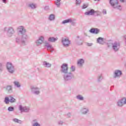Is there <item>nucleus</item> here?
<instances>
[{
    "instance_id": "1",
    "label": "nucleus",
    "mask_w": 126,
    "mask_h": 126,
    "mask_svg": "<svg viewBox=\"0 0 126 126\" xmlns=\"http://www.w3.org/2000/svg\"><path fill=\"white\" fill-rule=\"evenodd\" d=\"M61 73L63 74V80L64 82H70L72 79L74 78V75L71 71L68 72V65L63 63L61 66Z\"/></svg>"
},
{
    "instance_id": "2",
    "label": "nucleus",
    "mask_w": 126,
    "mask_h": 126,
    "mask_svg": "<svg viewBox=\"0 0 126 126\" xmlns=\"http://www.w3.org/2000/svg\"><path fill=\"white\" fill-rule=\"evenodd\" d=\"M18 32L19 34L22 35V42L23 44H25V41L28 39V35L26 34V29L23 26H19L18 28Z\"/></svg>"
},
{
    "instance_id": "3",
    "label": "nucleus",
    "mask_w": 126,
    "mask_h": 126,
    "mask_svg": "<svg viewBox=\"0 0 126 126\" xmlns=\"http://www.w3.org/2000/svg\"><path fill=\"white\" fill-rule=\"evenodd\" d=\"M120 1L124 3L125 0H120ZM109 3L113 8L121 9V5H119V1L118 0H109Z\"/></svg>"
},
{
    "instance_id": "4",
    "label": "nucleus",
    "mask_w": 126,
    "mask_h": 126,
    "mask_svg": "<svg viewBox=\"0 0 126 126\" xmlns=\"http://www.w3.org/2000/svg\"><path fill=\"white\" fill-rule=\"evenodd\" d=\"M4 31H7V35L8 37H9L10 38H11V37H12V36H13L15 33L14 29L12 27H9L8 28V29L7 28L5 27L4 28Z\"/></svg>"
},
{
    "instance_id": "5",
    "label": "nucleus",
    "mask_w": 126,
    "mask_h": 126,
    "mask_svg": "<svg viewBox=\"0 0 126 126\" xmlns=\"http://www.w3.org/2000/svg\"><path fill=\"white\" fill-rule=\"evenodd\" d=\"M6 66L7 71L11 74H13L15 72V68H14V66L11 63H7Z\"/></svg>"
},
{
    "instance_id": "6",
    "label": "nucleus",
    "mask_w": 126,
    "mask_h": 126,
    "mask_svg": "<svg viewBox=\"0 0 126 126\" xmlns=\"http://www.w3.org/2000/svg\"><path fill=\"white\" fill-rule=\"evenodd\" d=\"M112 48L114 52H118L121 48V43L118 41H115L111 44Z\"/></svg>"
},
{
    "instance_id": "7",
    "label": "nucleus",
    "mask_w": 126,
    "mask_h": 126,
    "mask_svg": "<svg viewBox=\"0 0 126 126\" xmlns=\"http://www.w3.org/2000/svg\"><path fill=\"white\" fill-rule=\"evenodd\" d=\"M31 90L32 93L34 95H39V94H40V89L38 87L31 86Z\"/></svg>"
},
{
    "instance_id": "8",
    "label": "nucleus",
    "mask_w": 126,
    "mask_h": 126,
    "mask_svg": "<svg viewBox=\"0 0 126 126\" xmlns=\"http://www.w3.org/2000/svg\"><path fill=\"white\" fill-rule=\"evenodd\" d=\"M96 13L97 16L100 15V13L98 11H95L94 9H91L90 10L86 12L85 15H94V14Z\"/></svg>"
},
{
    "instance_id": "9",
    "label": "nucleus",
    "mask_w": 126,
    "mask_h": 126,
    "mask_svg": "<svg viewBox=\"0 0 126 126\" xmlns=\"http://www.w3.org/2000/svg\"><path fill=\"white\" fill-rule=\"evenodd\" d=\"M62 42L64 47H68L70 45V41L69 39L63 38Z\"/></svg>"
},
{
    "instance_id": "10",
    "label": "nucleus",
    "mask_w": 126,
    "mask_h": 126,
    "mask_svg": "<svg viewBox=\"0 0 126 126\" xmlns=\"http://www.w3.org/2000/svg\"><path fill=\"white\" fill-rule=\"evenodd\" d=\"M6 92L8 93L9 94H11L13 93V89L12 88V86L7 85L4 87Z\"/></svg>"
},
{
    "instance_id": "11",
    "label": "nucleus",
    "mask_w": 126,
    "mask_h": 126,
    "mask_svg": "<svg viewBox=\"0 0 126 126\" xmlns=\"http://www.w3.org/2000/svg\"><path fill=\"white\" fill-rule=\"evenodd\" d=\"M19 109L20 111L21 112V113H22L23 112L27 113V112H29V111L30 110L29 109V107H28L27 106L23 107L21 105L19 106Z\"/></svg>"
},
{
    "instance_id": "12",
    "label": "nucleus",
    "mask_w": 126,
    "mask_h": 126,
    "mask_svg": "<svg viewBox=\"0 0 126 126\" xmlns=\"http://www.w3.org/2000/svg\"><path fill=\"white\" fill-rule=\"evenodd\" d=\"M44 36H40L38 39H37L35 42L36 46H40V45H41V44H43V42H44Z\"/></svg>"
},
{
    "instance_id": "13",
    "label": "nucleus",
    "mask_w": 126,
    "mask_h": 126,
    "mask_svg": "<svg viewBox=\"0 0 126 126\" xmlns=\"http://www.w3.org/2000/svg\"><path fill=\"white\" fill-rule=\"evenodd\" d=\"M122 74H123L122 71L120 70H116L114 71L113 78H117V77H120Z\"/></svg>"
},
{
    "instance_id": "14",
    "label": "nucleus",
    "mask_w": 126,
    "mask_h": 126,
    "mask_svg": "<svg viewBox=\"0 0 126 126\" xmlns=\"http://www.w3.org/2000/svg\"><path fill=\"white\" fill-rule=\"evenodd\" d=\"M15 41L16 43H18V44H20L21 43L22 45L23 46H25L26 45V40H25V44L22 43V36H21V38H20V36H17L16 39Z\"/></svg>"
},
{
    "instance_id": "15",
    "label": "nucleus",
    "mask_w": 126,
    "mask_h": 126,
    "mask_svg": "<svg viewBox=\"0 0 126 126\" xmlns=\"http://www.w3.org/2000/svg\"><path fill=\"white\" fill-rule=\"evenodd\" d=\"M85 63V60H84V59H80L78 60L77 64L78 66H79V67H82Z\"/></svg>"
},
{
    "instance_id": "16",
    "label": "nucleus",
    "mask_w": 126,
    "mask_h": 126,
    "mask_svg": "<svg viewBox=\"0 0 126 126\" xmlns=\"http://www.w3.org/2000/svg\"><path fill=\"white\" fill-rule=\"evenodd\" d=\"M90 32L93 34H98V33L100 32V30L97 28L91 29L90 30Z\"/></svg>"
},
{
    "instance_id": "17",
    "label": "nucleus",
    "mask_w": 126,
    "mask_h": 126,
    "mask_svg": "<svg viewBox=\"0 0 126 126\" xmlns=\"http://www.w3.org/2000/svg\"><path fill=\"white\" fill-rule=\"evenodd\" d=\"M76 43L77 44V45H79V46L82 45V39L80 38V36H77V39L75 40Z\"/></svg>"
},
{
    "instance_id": "18",
    "label": "nucleus",
    "mask_w": 126,
    "mask_h": 126,
    "mask_svg": "<svg viewBox=\"0 0 126 126\" xmlns=\"http://www.w3.org/2000/svg\"><path fill=\"white\" fill-rule=\"evenodd\" d=\"M89 112V109L87 108H82L81 109V113L83 115H86Z\"/></svg>"
},
{
    "instance_id": "19",
    "label": "nucleus",
    "mask_w": 126,
    "mask_h": 126,
    "mask_svg": "<svg viewBox=\"0 0 126 126\" xmlns=\"http://www.w3.org/2000/svg\"><path fill=\"white\" fill-rule=\"evenodd\" d=\"M58 37H50L48 39V42H50V43H55V42H56V41H58Z\"/></svg>"
},
{
    "instance_id": "20",
    "label": "nucleus",
    "mask_w": 126,
    "mask_h": 126,
    "mask_svg": "<svg viewBox=\"0 0 126 126\" xmlns=\"http://www.w3.org/2000/svg\"><path fill=\"white\" fill-rule=\"evenodd\" d=\"M97 43L100 44L101 45H103V44H104V38L98 37L97 39Z\"/></svg>"
},
{
    "instance_id": "21",
    "label": "nucleus",
    "mask_w": 126,
    "mask_h": 126,
    "mask_svg": "<svg viewBox=\"0 0 126 126\" xmlns=\"http://www.w3.org/2000/svg\"><path fill=\"white\" fill-rule=\"evenodd\" d=\"M29 7L32 8V9H35L36 8V5L33 3H31L28 4Z\"/></svg>"
},
{
    "instance_id": "22",
    "label": "nucleus",
    "mask_w": 126,
    "mask_h": 126,
    "mask_svg": "<svg viewBox=\"0 0 126 126\" xmlns=\"http://www.w3.org/2000/svg\"><path fill=\"white\" fill-rule=\"evenodd\" d=\"M43 65L45 66V67H51L52 66V64L47 63L46 61H44L43 63Z\"/></svg>"
},
{
    "instance_id": "23",
    "label": "nucleus",
    "mask_w": 126,
    "mask_h": 126,
    "mask_svg": "<svg viewBox=\"0 0 126 126\" xmlns=\"http://www.w3.org/2000/svg\"><path fill=\"white\" fill-rule=\"evenodd\" d=\"M32 122V126H41V125L37 122V120H33Z\"/></svg>"
},
{
    "instance_id": "24",
    "label": "nucleus",
    "mask_w": 126,
    "mask_h": 126,
    "mask_svg": "<svg viewBox=\"0 0 126 126\" xmlns=\"http://www.w3.org/2000/svg\"><path fill=\"white\" fill-rule=\"evenodd\" d=\"M55 19L56 17L54 14L50 15L48 18V19L49 20H50V21H54V20H55Z\"/></svg>"
},
{
    "instance_id": "25",
    "label": "nucleus",
    "mask_w": 126,
    "mask_h": 126,
    "mask_svg": "<svg viewBox=\"0 0 126 126\" xmlns=\"http://www.w3.org/2000/svg\"><path fill=\"white\" fill-rule=\"evenodd\" d=\"M13 84H14V86L17 87V88H19L21 87V85L20 84V83H19L18 81H14L13 82Z\"/></svg>"
},
{
    "instance_id": "26",
    "label": "nucleus",
    "mask_w": 126,
    "mask_h": 126,
    "mask_svg": "<svg viewBox=\"0 0 126 126\" xmlns=\"http://www.w3.org/2000/svg\"><path fill=\"white\" fill-rule=\"evenodd\" d=\"M72 22V20L71 19H68L67 20H63L62 22V24H65V23H71Z\"/></svg>"
},
{
    "instance_id": "27",
    "label": "nucleus",
    "mask_w": 126,
    "mask_h": 126,
    "mask_svg": "<svg viewBox=\"0 0 126 126\" xmlns=\"http://www.w3.org/2000/svg\"><path fill=\"white\" fill-rule=\"evenodd\" d=\"M76 99L79 100L80 101H83L84 100V97L82 95L79 94L76 96Z\"/></svg>"
},
{
    "instance_id": "28",
    "label": "nucleus",
    "mask_w": 126,
    "mask_h": 126,
    "mask_svg": "<svg viewBox=\"0 0 126 126\" xmlns=\"http://www.w3.org/2000/svg\"><path fill=\"white\" fill-rule=\"evenodd\" d=\"M9 97L10 98V103H15L16 102V99L12 97L11 95H9Z\"/></svg>"
},
{
    "instance_id": "29",
    "label": "nucleus",
    "mask_w": 126,
    "mask_h": 126,
    "mask_svg": "<svg viewBox=\"0 0 126 126\" xmlns=\"http://www.w3.org/2000/svg\"><path fill=\"white\" fill-rule=\"evenodd\" d=\"M4 102L5 104L8 105V104H9V102H10L9 97L6 96L4 98Z\"/></svg>"
},
{
    "instance_id": "30",
    "label": "nucleus",
    "mask_w": 126,
    "mask_h": 126,
    "mask_svg": "<svg viewBox=\"0 0 126 126\" xmlns=\"http://www.w3.org/2000/svg\"><path fill=\"white\" fill-rule=\"evenodd\" d=\"M117 105L118 107H123L124 103L121 101V99H119L117 102Z\"/></svg>"
},
{
    "instance_id": "31",
    "label": "nucleus",
    "mask_w": 126,
    "mask_h": 126,
    "mask_svg": "<svg viewBox=\"0 0 126 126\" xmlns=\"http://www.w3.org/2000/svg\"><path fill=\"white\" fill-rule=\"evenodd\" d=\"M47 49L49 52H51V53H53L54 50H53V48L52 47V45H49L47 47Z\"/></svg>"
},
{
    "instance_id": "32",
    "label": "nucleus",
    "mask_w": 126,
    "mask_h": 126,
    "mask_svg": "<svg viewBox=\"0 0 126 126\" xmlns=\"http://www.w3.org/2000/svg\"><path fill=\"white\" fill-rule=\"evenodd\" d=\"M103 79V76L102 75H99L97 77V81L98 82H101Z\"/></svg>"
},
{
    "instance_id": "33",
    "label": "nucleus",
    "mask_w": 126,
    "mask_h": 126,
    "mask_svg": "<svg viewBox=\"0 0 126 126\" xmlns=\"http://www.w3.org/2000/svg\"><path fill=\"white\" fill-rule=\"evenodd\" d=\"M120 100H121L124 105H126V97H123Z\"/></svg>"
},
{
    "instance_id": "34",
    "label": "nucleus",
    "mask_w": 126,
    "mask_h": 126,
    "mask_svg": "<svg viewBox=\"0 0 126 126\" xmlns=\"http://www.w3.org/2000/svg\"><path fill=\"white\" fill-rule=\"evenodd\" d=\"M55 4L57 6V7H60L61 6V1H56L55 2Z\"/></svg>"
},
{
    "instance_id": "35",
    "label": "nucleus",
    "mask_w": 126,
    "mask_h": 126,
    "mask_svg": "<svg viewBox=\"0 0 126 126\" xmlns=\"http://www.w3.org/2000/svg\"><path fill=\"white\" fill-rule=\"evenodd\" d=\"M8 111L9 112H12L13 111H14V107H12V106H10L8 108Z\"/></svg>"
},
{
    "instance_id": "36",
    "label": "nucleus",
    "mask_w": 126,
    "mask_h": 126,
    "mask_svg": "<svg viewBox=\"0 0 126 126\" xmlns=\"http://www.w3.org/2000/svg\"><path fill=\"white\" fill-rule=\"evenodd\" d=\"M13 122L15 123H17L18 124H21V121L19 120L18 119L15 118L13 120Z\"/></svg>"
},
{
    "instance_id": "37",
    "label": "nucleus",
    "mask_w": 126,
    "mask_h": 126,
    "mask_svg": "<svg viewBox=\"0 0 126 126\" xmlns=\"http://www.w3.org/2000/svg\"><path fill=\"white\" fill-rule=\"evenodd\" d=\"M81 3V0H76V4L77 5H80Z\"/></svg>"
},
{
    "instance_id": "38",
    "label": "nucleus",
    "mask_w": 126,
    "mask_h": 126,
    "mask_svg": "<svg viewBox=\"0 0 126 126\" xmlns=\"http://www.w3.org/2000/svg\"><path fill=\"white\" fill-rule=\"evenodd\" d=\"M88 7V4H84L82 7V9H85V8H87Z\"/></svg>"
},
{
    "instance_id": "39",
    "label": "nucleus",
    "mask_w": 126,
    "mask_h": 126,
    "mask_svg": "<svg viewBox=\"0 0 126 126\" xmlns=\"http://www.w3.org/2000/svg\"><path fill=\"white\" fill-rule=\"evenodd\" d=\"M71 71H75V67L74 66H71L70 67Z\"/></svg>"
},
{
    "instance_id": "40",
    "label": "nucleus",
    "mask_w": 126,
    "mask_h": 126,
    "mask_svg": "<svg viewBox=\"0 0 126 126\" xmlns=\"http://www.w3.org/2000/svg\"><path fill=\"white\" fill-rule=\"evenodd\" d=\"M44 43L45 44V46L46 47H47L48 46L50 45V43H49V42L48 41H45L44 42Z\"/></svg>"
},
{
    "instance_id": "41",
    "label": "nucleus",
    "mask_w": 126,
    "mask_h": 126,
    "mask_svg": "<svg viewBox=\"0 0 126 126\" xmlns=\"http://www.w3.org/2000/svg\"><path fill=\"white\" fill-rule=\"evenodd\" d=\"M102 13L103 14H107V11L106 10H105V9H103L102 10Z\"/></svg>"
},
{
    "instance_id": "42",
    "label": "nucleus",
    "mask_w": 126,
    "mask_h": 126,
    "mask_svg": "<svg viewBox=\"0 0 126 126\" xmlns=\"http://www.w3.org/2000/svg\"><path fill=\"white\" fill-rule=\"evenodd\" d=\"M87 46H88V47H91V46H92L93 45V43H87Z\"/></svg>"
},
{
    "instance_id": "43",
    "label": "nucleus",
    "mask_w": 126,
    "mask_h": 126,
    "mask_svg": "<svg viewBox=\"0 0 126 126\" xmlns=\"http://www.w3.org/2000/svg\"><path fill=\"white\" fill-rule=\"evenodd\" d=\"M63 121H59L58 123V124L60 125L61 126H63Z\"/></svg>"
},
{
    "instance_id": "44",
    "label": "nucleus",
    "mask_w": 126,
    "mask_h": 126,
    "mask_svg": "<svg viewBox=\"0 0 126 126\" xmlns=\"http://www.w3.org/2000/svg\"><path fill=\"white\" fill-rule=\"evenodd\" d=\"M71 116V114H70V113H68V114H67V117L68 118H70Z\"/></svg>"
},
{
    "instance_id": "45",
    "label": "nucleus",
    "mask_w": 126,
    "mask_h": 126,
    "mask_svg": "<svg viewBox=\"0 0 126 126\" xmlns=\"http://www.w3.org/2000/svg\"><path fill=\"white\" fill-rule=\"evenodd\" d=\"M44 9L45 10H49V6H46L45 7H44Z\"/></svg>"
},
{
    "instance_id": "46",
    "label": "nucleus",
    "mask_w": 126,
    "mask_h": 126,
    "mask_svg": "<svg viewBox=\"0 0 126 126\" xmlns=\"http://www.w3.org/2000/svg\"><path fill=\"white\" fill-rule=\"evenodd\" d=\"M2 1L3 3H6V2H7V0H2Z\"/></svg>"
},
{
    "instance_id": "47",
    "label": "nucleus",
    "mask_w": 126,
    "mask_h": 126,
    "mask_svg": "<svg viewBox=\"0 0 126 126\" xmlns=\"http://www.w3.org/2000/svg\"><path fill=\"white\" fill-rule=\"evenodd\" d=\"M0 68H2V64L1 63H0Z\"/></svg>"
},
{
    "instance_id": "48",
    "label": "nucleus",
    "mask_w": 126,
    "mask_h": 126,
    "mask_svg": "<svg viewBox=\"0 0 126 126\" xmlns=\"http://www.w3.org/2000/svg\"><path fill=\"white\" fill-rule=\"evenodd\" d=\"M2 71V69L1 68H0V72H1Z\"/></svg>"
},
{
    "instance_id": "49",
    "label": "nucleus",
    "mask_w": 126,
    "mask_h": 126,
    "mask_svg": "<svg viewBox=\"0 0 126 126\" xmlns=\"http://www.w3.org/2000/svg\"><path fill=\"white\" fill-rule=\"evenodd\" d=\"M107 47H108V48H110V47H111V45H110L109 44H108Z\"/></svg>"
},
{
    "instance_id": "50",
    "label": "nucleus",
    "mask_w": 126,
    "mask_h": 126,
    "mask_svg": "<svg viewBox=\"0 0 126 126\" xmlns=\"http://www.w3.org/2000/svg\"><path fill=\"white\" fill-rule=\"evenodd\" d=\"M62 0H57V1H61Z\"/></svg>"
},
{
    "instance_id": "51",
    "label": "nucleus",
    "mask_w": 126,
    "mask_h": 126,
    "mask_svg": "<svg viewBox=\"0 0 126 126\" xmlns=\"http://www.w3.org/2000/svg\"><path fill=\"white\" fill-rule=\"evenodd\" d=\"M95 1L98 0V1H100V0H94Z\"/></svg>"
},
{
    "instance_id": "52",
    "label": "nucleus",
    "mask_w": 126,
    "mask_h": 126,
    "mask_svg": "<svg viewBox=\"0 0 126 126\" xmlns=\"http://www.w3.org/2000/svg\"><path fill=\"white\" fill-rule=\"evenodd\" d=\"M85 35H86V36H87V34H85Z\"/></svg>"
}]
</instances>
